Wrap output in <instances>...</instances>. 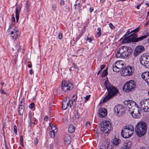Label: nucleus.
Segmentation results:
<instances>
[{"label": "nucleus", "instance_id": "2f4dec72", "mask_svg": "<svg viewBox=\"0 0 149 149\" xmlns=\"http://www.w3.org/2000/svg\"><path fill=\"white\" fill-rule=\"evenodd\" d=\"M25 9L27 13H29L30 10V8L29 4L28 3V1H27L26 3H25Z\"/></svg>", "mask_w": 149, "mask_h": 149}, {"label": "nucleus", "instance_id": "f3484780", "mask_svg": "<svg viewBox=\"0 0 149 149\" xmlns=\"http://www.w3.org/2000/svg\"><path fill=\"white\" fill-rule=\"evenodd\" d=\"M133 111L131 113V114L133 117L135 118H138L139 116L140 113L139 110L136 108H134Z\"/></svg>", "mask_w": 149, "mask_h": 149}, {"label": "nucleus", "instance_id": "13d9d810", "mask_svg": "<svg viewBox=\"0 0 149 149\" xmlns=\"http://www.w3.org/2000/svg\"><path fill=\"white\" fill-rule=\"evenodd\" d=\"M60 4L61 5H64L65 4L64 1L61 0L60 2Z\"/></svg>", "mask_w": 149, "mask_h": 149}, {"label": "nucleus", "instance_id": "4468645a", "mask_svg": "<svg viewBox=\"0 0 149 149\" xmlns=\"http://www.w3.org/2000/svg\"><path fill=\"white\" fill-rule=\"evenodd\" d=\"M24 100H23L21 101L18 108V112L19 114L20 115H22L23 114L24 109Z\"/></svg>", "mask_w": 149, "mask_h": 149}, {"label": "nucleus", "instance_id": "39448f33", "mask_svg": "<svg viewBox=\"0 0 149 149\" xmlns=\"http://www.w3.org/2000/svg\"><path fill=\"white\" fill-rule=\"evenodd\" d=\"M103 125H102L100 128L101 131L103 133L109 134L112 128L111 127L110 123L108 120H105L103 122Z\"/></svg>", "mask_w": 149, "mask_h": 149}, {"label": "nucleus", "instance_id": "052dcab7", "mask_svg": "<svg viewBox=\"0 0 149 149\" xmlns=\"http://www.w3.org/2000/svg\"><path fill=\"white\" fill-rule=\"evenodd\" d=\"M34 143L36 145L38 143V140L37 139V138H36V139L34 140Z\"/></svg>", "mask_w": 149, "mask_h": 149}, {"label": "nucleus", "instance_id": "774afa93", "mask_svg": "<svg viewBox=\"0 0 149 149\" xmlns=\"http://www.w3.org/2000/svg\"><path fill=\"white\" fill-rule=\"evenodd\" d=\"M93 10V8L92 7H90V12L91 13L92 12Z\"/></svg>", "mask_w": 149, "mask_h": 149}, {"label": "nucleus", "instance_id": "f704fd0d", "mask_svg": "<svg viewBox=\"0 0 149 149\" xmlns=\"http://www.w3.org/2000/svg\"><path fill=\"white\" fill-rule=\"evenodd\" d=\"M107 69H106L103 72L101 76L102 77H104L106 76L107 74Z\"/></svg>", "mask_w": 149, "mask_h": 149}, {"label": "nucleus", "instance_id": "412c9836", "mask_svg": "<svg viewBox=\"0 0 149 149\" xmlns=\"http://www.w3.org/2000/svg\"><path fill=\"white\" fill-rule=\"evenodd\" d=\"M64 140L65 144H69L70 143L71 141L70 136L68 134H65L64 136Z\"/></svg>", "mask_w": 149, "mask_h": 149}, {"label": "nucleus", "instance_id": "37998d69", "mask_svg": "<svg viewBox=\"0 0 149 149\" xmlns=\"http://www.w3.org/2000/svg\"><path fill=\"white\" fill-rule=\"evenodd\" d=\"M34 106L35 104L33 102L29 104V107L30 109H32L34 107Z\"/></svg>", "mask_w": 149, "mask_h": 149}, {"label": "nucleus", "instance_id": "5fc2aeb1", "mask_svg": "<svg viewBox=\"0 0 149 149\" xmlns=\"http://www.w3.org/2000/svg\"><path fill=\"white\" fill-rule=\"evenodd\" d=\"M58 38L60 39H61L62 38V35L61 33H59L58 34Z\"/></svg>", "mask_w": 149, "mask_h": 149}, {"label": "nucleus", "instance_id": "9b49d317", "mask_svg": "<svg viewBox=\"0 0 149 149\" xmlns=\"http://www.w3.org/2000/svg\"><path fill=\"white\" fill-rule=\"evenodd\" d=\"M148 55H147L146 54H143L141 55V57L140 59V61L141 63L145 67H148L149 63H147V60Z\"/></svg>", "mask_w": 149, "mask_h": 149}, {"label": "nucleus", "instance_id": "6ab92c4d", "mask_svg": "<svg viewBox=\"0 0 149 149\" xmlns=\"http://www.w3.org/2000/svg\"><path fill=\"white\" fill-rule=\"evenodd\" d=\"M21 7L19 6L16 7L15 8V17L16 19V22H18L19 19V15L20 13Z\"/></svg>", "mask_w": 149, "mask_h": 149}, {"label": "nucleus", "instance_id": "b1692460", "mask_svg": "<svg viewBox=\"0 0 149 149\" xmlns=\"http://www.w3.org/2000/svg\"><path fill=\"white\" fill-rule=\"evenodd\" d=\"M121 140L120 139L115 138L112 141V144L115 146L118 145L120 143Z\"/></svg>", "mask_w": 149, "mask_h": 149}, {"label": "nucleus", "instance_id": "0eeeda50", "mask_svg": "<svg viewBox=\"0 0 149 149\" xmlns=\"http://www.w3.org/2000/svg\"><path fill=\"white\" fill-rule=\"evenodd\" d=\"M114 112L116 113L118 116L123 115L125 113L124 107L122 105L120 104L115 106L114 108Z\"/></svg>", "mask_w": 149, "mask_h": 149}, {"label": "nucleus", "instance_id": "a878e982", "mask_svg": "<svg viewBox=\"0 0 149 149\" xmlns=\"http://www.w3.org/2000/svg\"><path fill=\"white\" fill-rule=\"evenodd\" d=\"M120 73L122 76H129L128 72H127V69H126V67H125L122 70Z\"/></svg>", "mask_w": 149, "mask_h": 149}, {"label": "nucleus", "instance_id": "79ce46f5", "mask_svg": "<svg viewBox=\"0 0 149 149\" xmlns=\"http://www.w3.org/2000/svg\"><path fill=\"white\" fill-rule=\"evenodd\" d=\"M52 8L53 10L54 11H55L56 10V8H57V6L56 4H53L52 5Z\"/></svg>", "mask_w": 149, "mask_h": 149}, {"label": "nucleus", "instance_id": "603ef678", "mask_svg": "<svg viewBox=\"0 0 149 149\" xmlns=\"http://www.w3.org/2000/svg\"><path fill=\"white\" fill-rule=\"evenodd\" d=\"M147 60H146V61L147 62V63H149V65H148V67H146V68H149V55H148V57L147 58Z\"/></svg>", "mask_w": 149, "mask_h": 149}, {"label": "nucleus", "instance_id": "0e129e2a", "mask_svg": "<svg viewBox=\"0 0 149 149\" xmlns=\"http://www.w3.org/2000/svg\"><path fill=\"white\" fill-rule=\"evenodd\" d=\"M1 92L2 94H6V93L2 89L1 91Z\"/></svg>", "mask_w": 149, "mask_h": 149}, {"label": "nucleus", "instance_id": "69168bd1", "mask_svg": "<svg viewBox=\"0 0 149 149\" xmlns=\"http://www.w3.org/2000/svg\"><path fill=\"white\" fill-rule=\"evenodd\" d=\"M33 73V72L32 69H31L29 70V73L31 74H32Z\"/></svg>", "mask_w": 149, "mask_h": 149}, {"label": "nucleus", "instance_id": "f03ea898", "mask_svg": "<svg viewBox=\"0 0 149 149\" xmlns=\"http://www.w3.org/2000/svg\"><path fill=\"white\" fill-rule=\"evenodd\" d=\"M132 51L130 47L121 46L116 53V56L117 58H125L131 54Z\"/></svg>", "mask_w": 149, "mask_h": 149}, {"label": "nucleus", "instance_id": "dca6fc26", "mask_svg": "<svg viewBox=\"0 0 149 149\" xmlns=\"http://www.w3.org/2000/svg\"><path fill=\"white\" fill-rule=\"evenodd\" d=\"M99 115L100 117H104L107 114V111L106 109L104 108H101L99 110Z\"/></svg>", "mask_w": 149, "mask_h": 149}, {"label": "nucleus", "instance_id": "bb28decb", "mask_svg": "<svg viewBox=\"0 0 149 149\" xmlns=\"http://www.w3.org/2000/svg\"><path fill=\"white\" fill-rule=\"evenodd\" d=\"M116 64H117V65H118L119 71L121 69L122 70L125 67L124 66V64L122 62L117 61L116 62Z\"/></svg>", "mask_w": 149, "mask_h": 149}, {"label": "nucleus", "instance_id": "09e8293b", "mask_svg": "<svg viewBox=\"0 0 149 149\" xmlns=\"http://www.w3.org/2000/svg\"><path fill=\"white\" fill-rule=\"evenodd\" d=\"M87 40H88V42H91L92 40H93V38L92 37H91L90 38H89L88 37H87Z\"/></svg>", "mask_w": 149, "mask_h": 149}, {"label": "nucleus", "instance_id": "bf43d9fd", "mask_svg": "<svg viewBox=\"0 0 149 149\" xmlns=\"http://www.w3.org/2000/svg\"><path fill=\"white\" fill-rule=\"evenodd\" d=\"M109 25L111 29H113V28L114 27V26H113V25L112 24L110 23L109 24Z\"/></svg>", "mask_w": 149, "mask_h": 149}, {"label": "nucleus", "instance_id": "a18cd8bd", "mask_svg": "<svg viewBox=\"0 0 149 149\" xmlns=\"http://www.w3.org/2000/svg\"><path fill=\"white\" fill-rule=\"evenodd\" d=\"M74 117L75 118H79V114L77 112L76 113L74 114Z\"/></svg>", "mask_w": 149, "mask_h": 149}, {"label": "nucleus", "instance_id": "1a4fd4ad", "mask_svg": "<svg viewBox=\"0 0 149 149\" xmlns=\"http://www.w3.org/2000/svg\"><path fill=\"white\" fill-rule=\"evenodd\" d=\"M124 103L126 107L130 109H132V110L134 108H136V103L132 100H125L124 102Z\"/></svg>", "mask_w": 149, "mask_h": 149}, {"label": "nucleus", "instance_id": "58836bf2", "mask_svg": "<svg viewBox=\"0 0 149 149\" xmlns=\"http://www.w3.org/2000/svg\"><path fill=\"white\" fill-rule=\"evenodd\" d=\"M97 30L98 31L97 32V34L98 35V37H99L101 35V29L100 28H98Z\"/></svg>", "mask_w": 149, "mask_h": 149}, {"label": "nucleus", "instance_id": "423d86ee", "mask_svg": "<svg viewBox=\"0 0 149 149\" xmlns=\"http://www.w3.org/2000/svg\"><path fill=\"white\" fill-rule=\"evenodd\" d=\"M73 87L72 84L66 81H62L61 88L62 91L65 92L72 90Z\"/></svg>", "mask_w": 149, "mask_h": 149}, {"label": "nucleus", "instance_id": "864d4df0", "mask_svg": "<svg viewBox=\"0 0 149 149\" xmlns=\"http://www.w3.org/2000/svg\"><path fill=\"white\" fill-rule=\"evenodd\" d=\"M85 125L87 127H89L90 126L91 124L88 121L86 122Z\"/></svg>", "mask_w": 149, "mask_h": 149}, {"label": "nucleus", "instance_id": "7ed1b4c3", "mask_svg": "<svg viewBox=\"0 0 149 149\" xmlns=\"http://www.w3.org/2000/svg\"><path fill=\"white\" fill-rule=\"evenodd\" d=\"M147 128L146 123L144 122L141 121L138 123L136 125L135 131L137 135L140 137L145 134Z\"/></svg>", "mask_w": 149, "mask_h": 149}, {"label": "nucleus", "instance_id": "338daca9", "mask_svg": "<svg viewBox=\"0 0 149 149\" xmlns=\"http://www.w3.org/2000/svg\"><path fill=\"white\" fill-rule=\"evenodd\" d=\"M73 67L77 69L78 68V66L74 63H73Z\"/></svg>", "mask_w": 149, "mask_h": 149}, {"label": "nucleus", "instance_id": "c03bdc74", "mask_svg": "<svg viewBox=\"0 0 149 149\" xmlns=\"http://www.w3.org/2000/svg\"><path fill=\"white\" fill-rule=\"evenodd\" d=\"M77 95L75 94L72 97V100H73L74 101H75L77 99Z\"/></svg>", "mask_w": 149, "mask_h": 149}, {"label": "nucleus", "instance_id": "3c124183", "mask_svg": "<svg viewBox=\"0 0 149 149\" xmlns=\"http://www.w3.org/2000/svg\"><path fill=\"white\" fill-rule=\"evenodd\" d=\"M29 126H30V127H32V121L31 119H29Z\"/></svg>", "mask_w": 149, "mask_h": 149}, {"label": "nucleus", "instance_id": "c85d7f7f", "mask_svg": "<svg viewBox=\"0 0 149 149\" xmlns=\"http://www.w3.org/2000/svg\"><path fill=\"white\" fill-rule=\"evenodd\" d=\"M75 130V127L73 125H69L68 128V131L69 132L72 133L74 132Z\"/></svg>", "mask_w": 149, "mask_h": 149}, {"label": "nucleus", "instance_id": "a19ab883", "mask_svg": "<svg viewBox=\"0 0 149 149\" xmlns=\"http://www.w3.org/2000/svg\"><path fill=\"white\" fill-rule=\"evenodd\" d=\"M80 3H79L78 4H74L75 9L78 8L79 9L80 8Z\"/></svg>", "mask_w": 149, "mask_h": 149}, {"label": "nucleus", "instance_id": "4d7b16f0", "mask_svg": "<svg viewBox=\"0 0 149 149\" xmlns=\"http://www.w3.org/2000/svg\"><path fill=\"white\" fill-rule=\"evenodd\" d=\"M105 65H102L100 66V70H102L104 68H105Z\"/></svg>", "mask_w": 149, "mask_h": 149}, {"label": "nucleus", "instance_id": "f257e3e1", "mask_svg": "<svg viewBox=\"0 0 149 149\" xmlns=\"http://www.w3.org/2000/svg\"><path fill=\"white\" fill-rule=\"evenodd\" d=\"M104 84L108 92V94L103 100V102H106L116 96L118 91L117 88L111 84L108 80L105 81Z\"/></svg>", "mask_w": 149, "mask_h": 149}, {"label": "nucleus", "instance_id": "e433bc0d", "mask_svg": "<svg viewBox=\"0 0 149 149\" xmlns=\"http://www.w3.org/2000/svg\"><path fill=\"white\" fill-rule=\"evenodd\" d=\"M56 132H55L53 131H51L49 132V135L52 138H54L55 136V133Z\"/></svg>", "mask_w": 149, "mask_h": 149}, {"label": "nucleus", "instance_id": "de8ad7c7", "mask_svg": "<svg viewBox=\"0 0 149 149\" xmlns=\"http://www.w3.org/2000/svg\"><path fill=\"white\" fill-rule=\"evenodd\" d=\"M14 132L15 134H16L17 132V127L16 126H14Z\"/></svg>", "mask_w": 149, "mask_h": 149}, {"label": "nucleus", "instance_id": "6e6d98bb", "mask_svg": "<svg viewBox=\"0 0 149 149\" xmlns=\"http://www.w3.org/2000/svg\"><path fill=\"white\" fill-rule=\"evenodd\" d=\"M29 119H31L32 114L31 112H30L29 114Z\"/></svg>", "mask_w": 149, "mask_h": 149}, {"label": "nucleus", "instance_id": "9d476101", "mask_svg": "<svg viewBox=\"0 0 149 149\" xmlns=\"http://www.w3.org/2000/svg\"><path fill=\"white\" fill-rule=\"evenodd\" d=\"M139 106L141 107V109L143 110H146L148 111L149 106L148 99H144L140 101L139 103Z\"/></svg>", "mask_w": 149, "mask_h": 149}, {"label": "nucleus", "instance_id": "ddd939ff", "mask_svg": "<svg viewBox=\"0 0 149 149\" xmlns=\"http://www.w3.org/2000/svg\"><path fill=\"white\" fill-rule=\"evenodd\" d=\"M127 129H125V128L123 127V129L121 131V135L122 137L124 138H128L130 137L132 135L131 134V132H127V131L128 130H126Z\"/></svg>", "mask_w": 149, "mask_h": 149}, {"label": "nucleus", "instance_id": "20e7f679", "mask_svg": "<svg viewBox=\"0 0 149 149\" xmlns=\"http://www.w3.org/2000/svg\"><path fill=\"white\" fill-rule=\"evenodd\" d=\"M135 87V81L133 80H130L124 85L123 89L126 93H129L134 90Z\"/></svg>", "mask_w": 149, "mask_h": 149}, {"label": "nucleus", "instance_id": "5701e85b", "mask_svg": "<svg viewBox=\"0 0 149 149\" xmlns=\"http://www.w3.org/2000/svg\"><path fill=\"white\" fill-rule=\"evenodd\" d=\"M148 36L147 35H145L143 36H142L139 37H136V39L134 40L135 42H139L143 40V39L147 38Z\"/></svg>", "mask_w": 149, "mask_h": 149}, {"label": "nucleus", "instance_id": "8fccbe9b", "mask_svg": "<svg viewBox=\"0 0 149 149\" xmlns=\"http://www.w3.org/2000/svg\"><path fill=\"white\" fill-rule=\"evenodd\" d=\"M91 96L90 95H86L85 97V99L86 100H88L90 98V97Z\"/></svg>", "mask_w": 149, "mask_h": 149}, {"label": "nucleus", "instance_id": "ea45409f", "mask_svg": "<svg viewBox=\"0 0 149 149\" xmlns=\"http://www.w3.org/2000/svg\"><path fill=\"white\" fill-rule=\"evenodd\" d=\"M139 29H140L139 27H138L136 29H134V30H133V31H132L130 33H132L133 32H138L139 31Z\"/></svg>", "mask_w": 149, "mask_h": 149}, {"label": "nucleus", "instance_id": "2eb2a0df", "mask_svg": "<svg viewBox=\"0 0 149 149\" xmlns=\"http://www.w3.org/2000/svg\"><path fill=\"white\" fill-rule=\"evenodd\" d=\"M141 77L149 86V72H145L141 74Z\"/></svg>", "mask_w": 149, "mask_h": 149}, {"label": "nucleus", "instance_id": "e2e57ef3", "mask_svg": "<svg viewBox=\"0 0 149 149\" xmlns=\"http://www.w3.org/2000/svg\"><path fill=\"white\" fill-rule=\"evenodd\" d=\"M45 120H46V121H47L48 120V116H45Z\"/></svg>", "mask_w": 149, "mask_h": 149}, {"label": "nucleus", "instance_id": "c9c22d12", "mask_svg": "<svg viewBox=\"0 0 149 149\" xmlns=\"http://www.w3.org/2000/svg\"><path fill=\"white\" fill-rule=\"evenodd\" d=\"M99 149H107L108 147V146H106L104 144H102V145H100Z\"/></svg>", "mask_w": 149, "mask_h": 149}, {"label": "nucleus", "instance_id": "4be33fe9", "mask_svg": "<svg viewBox=\"0 0 149 149\" xmlns=\"http://www.w3.org/2000/svg\"><path fill=\"white\" fill-rule=\"evenodd\" d=\"M130 34H127L126 33L124 36V38H123V40L122 42V43H129L131 42L130 40L129 39V38L127 36Z\"/></svg>", "mask_w": 149, "mask_h": 149}, {"label": "nucleus", "instance_id": "72a5a7b5", "mask_svg": "<svg viewBox=\"0 0 149 149\" xmlns=\"http://www.w3.org/2000/svg\"><path fill=\"white\" fill-rule=\"evenodd\" d=\"M51 129L52 131L55 132H57V130L55 125H52L51 126Z\"/></svg>", "mask_w": 149, "mask_h": 149}, {"label": "nucleus", "instance_id": "f8f14e48", "mask_svg": "<svg viewBox=\"0 0 149 149\" xmlns=\"http://www.w3.org/2000/svg\"><path fill=\"white\" fill-rule=\"evenodd\" d=\"M145 50L144 47L142 45H139L137 46L135 49L134 55L136 56L140 53H142Z\"/></svg>", "mask_w": 149, "mask_h": 149}, {"label": "nucleus", "instance_id": "6e6552de", "mask_svg": "<svg viewBox=\"0 0 149 149\" xmlns=\"http://www.w3.org/2000/svg\"><path fill=\"white\" fill-rule=\"evenodd\" d=\"M11 28V25H10L9 27L8 30V32L9 33V34L11 35V37L13 39H16L18 38L19 36V33L17 30L13 29L11 31L10 29Z\"/></svg>", "mask_w": 149, "mask_h": 149}, {"label": "nucleus", "instance_id": "c756f323", "mask_svg": "<svg viewBox=\"0 0 149 149\" xmlns=\"http://www.w3.org/2000/svg\"><path fill=\"white\" fill-rule=\"evenodd\" d=\"M112 68L114 71L115 72H118L119 71V69H118V67L117 64H116V62L115 64L113 65Z\"/></svg>", "mask_w": 149, "mask_h": 149}, {"label": "nucleus", "instance_id": "a211bd4d", "mask_svg": "<svg viewBox=\"0 0 149 149\" xmlns=\"http://www.w3.org/2000/svg\"><path fill=\"white\" fill-rule=\"evenodd\" d=\"M124 127L125 129H127L126 130H128L127 131V132H130L131 131V135H132L134 131V127L133 126L131 125H128L124 126Z\"/></svg>", "mask_w": 149, "mask_h": 149}, {"label": "nucleus", "instance_id": "680f3d73", "mask_svg": "<svg viewBox=\"0 0 149 149\" xmlns=\"http://www.w3.org/2000/svg\"><path fill=\"white\" fill-rule=\"evenodd\" d=\"M20 142H23V136L22 135L20 136Z\"/></svg>", "mask_w": 149, "mask_h": 149}, {"label": "nucleus", "instance_id": "49530a36", "mask_svg": "<svg viewBox=\"0 0 149 149\" xmlns=\"http://www.w3.org/2000/svg\"><path fill=\"white\" fill-rule=\"evenodd\" d=\"M124 149H130V148L128 147L127 146L124 144V146L122 147Z\"/></svg>", "mask_w": 149, "mask_h": 149}, {"label": "nucleus", "instance_id": "473e14b6", "mask_svg": "<svg viewBox=\"0 0 149 149\" xmlns=\"http://www.w3.org/2000/svg\"><path fill=\"white\" fill-rule=\"evenodd\" d=\"M124 144L126 145L128 147L131 148L132 142L129 140H126L125 141Z\"/></svg>", "mask_w": 149, "mask_h": 149}, {"label": "nucleus", "instance_id": "7c9ffc66", "mask_svg": "<svg viewBox=\"0 0 149 149\" xmlns=\"http://www.w3.org/2000/svg\"><path fill=\"white\" fill-rule=\"evenodd\" d=\"M67 102L63 101L62 108L63 110H65L67 108Z\"/></svg>", "mask_w": 149, "mask_h": 149}, {"label": "nucleus", "instance_id": "cd10ccee", "mask_svg": "<svg viewBox=\"0 0 149 149\" xmlns=\"http://www.w3.org/2000/svg\"><path fill=\"white\" fill-rule=\"evenodd\" d=\"M17 50L18 52H19L21 50L20 46L19 45V42H17V45H16L15 48H13L12 50L14 51L15 50Z\"/></svg>", "mask_w": 149, "mask_h": 149}, {"label": "nucleus", "instance_id": "4c0bfd02", "mask_svg": "<svg viewBox=\"0 0 149 149\" xmlns=\"http://www.w3.org/2000/svg\"><path fill=\"white\" fill-rule=\"evenodd\" d=\"M73 101H74L72 100H70L68 101V103L69 104L70 107V108L72 107Z\"/></svg>", "mask_w": 149, "mask_h": 149}, {"label": "nucleus", "instance_id": "aec40b11", "mask_svg": "<svg viewBox=\"0 0 149 149\" xmlns=\"http://www.w3.org/2000/svg\"><path fill=\"white\" fill-rule=\"evenodd\" d=\"M131 42H135L134 40L136 39V37H137V34L134 33L129 35L127 36Z\"/></svg>", "mask_w": 149, "mask_h": 149}, {"label": "nucleus", "instance_id": "393cba45", "mask_svg": "<svg viewBox=\"0 0 149 149\" xmlns=\"http://www.w3.org/2000/svg\"><path fill=\"white\" fill-rule=\"evenodd\" d=\"M126 67L127 69V72H128L129 76L132 74L134 72L133 68L129 66H127Z\"/></svg>", "mask_w": 149, "mask_h": 149}]
</instances>
